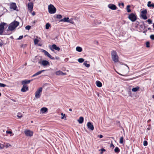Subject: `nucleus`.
I'll return each instance as SVG.
<instances>
[{
  "label": "nucleus",
  "mask_w": 154,
  "mask_h": 154,
  "mask_svg": "<svg viewBox=\"0 0 154 154\" xmlns=\"http://www.w3.org/2000/svg\"><path fill=\"white\" fill-rule=\"evenodd\" d=\"M96 85L99 87H100L102 86V83L99 81H96Z\"/></svg>",
  "instance_id": "nucleus-24"
},
{
  "label": "nucleus",
  "mask_w": 154,
  "mask_h": 154,
  "mask_svg": "<svg viewBox=\"0 0 154 154\" xmlns=\"http://www.w3.org/2000/svg\"><path fill=\"white\" fill-rule=\"evenodd\" d=\"M100 150L101 151V153L102 154L103 153V152L106 151V150L104 149V148H102L100 149Z\"/></svg>",
  "instance_id": "nucleus-44"
},
{
  "label": "nucleus",
  "mask_w": 154,
  "mask_h": 154,
  "mask_svg": "<svg viewBox=\"0 0 154 154\" xmlns=\"http://www.w3.org/2000/svg\"><path fill=\"white\" fill-rule=\"evenodd\" d=\"M143 144L144 146H146L148 144V142L146 140H144L143 142Z\"/></svg>",
  "instance_id": "nucleus-36"
},
{
  "label": "nucleus",
  "mask_w": 154,
  "mask_h": 154,
  "mask_svg": "<svg viewBox=\"0 0 154 154\" xmlns=\"http://www.w3.org/2000/svg\"><path fill=\"white\" fill-rule=\"evenodd\" d=\"M35 12H33L32 13V15H35Z\"/></svg>",
  "instance_id": "nucleus-54"
},
{
  "label": "nucleus",
  "mask_w": 154,
  "mask_h": 154,
  "mask_svg": "<svg viewBox=\"0 0 154 154\" xmlns=\"http://www.w3.org/2000/svg\"><path fill=\"white\" fill-rule=\"evenodd\" d=\"M4 145L3 144H0V147L1 149H3L4 147Z\"/></svg>",
  "instance_id": "nucleus-48"
},
{
  "label": "nucleus",
  "mask_w": 154,
  "mask_h": 154,
  "mask_svg": "<svg viewBox=\"0 0 154 154\" xmlns=\"http://www.w3.org/2000/svg\"><path fill=\"white\" fill-rule=\"evenodd\" d=\"M67 22L70 23L72 24H73L74 23L73 21L71 19H69Z\"/></svg>",
  "instance_id": "nucleus-42"
},
{
  "label": "nucleus",
  "mask_w": 154,
  "mask_h": 154,
  "mask_svg": "<svg viewBox=\"0 0 154 154\" xmlns=\"http://www.w3.org/2000/svg\"><path fill=\"white\" fill-rule=\"evenodd\" d=\"M118 122L119 123H120V121H118Z\"/></svg>",
  "instance_id": "nucleus-59"
},
{
  "label": "nucleus",
  "mask_w": 154,
  "mask_h": 154,
  "mask_svg": "<svg viewBox=\"0 0 154 154\" xmlns=\"http://www.w3.org/2000/svg\"><path fill=\"white\" fill-rule=\"evenodd\" d=\"M146 46L147 48L149 47L150 43L149 42H146Z\"/></svg>",
  "instance_id": "nucleus-38"
},
{
  "label": "nucleus",
  "mask_w": 154,
  "mask_h": 154,
  "mask_svg": "<svg viewBox=\"0 0 154 154\" xmlns=\"http://www.w3.org/2000/svg\"><path fill=\"white\" fill-rule=\"evenodd\" d=\"M123 137H120L119 140V143L121 144H122L123 143Z\"/></svg>",
  "instance_id": "nucleus-32"
},
{
  "label": "nucleus",
  "mask_w": 154,
  "mask_h": 154,
  "mask_svg": "<svg viewBox=\"0 0 154 154\" xmlns=\"http://www.w3.org/2000/svg\"><path fill=\"white\" fill-rule=\"evenodd\" d=\"M153 27L154 28V23L153 24Z\"/></svg>",
  "instance_id": "nucleus-60"
},
{
  "label": "nucleus",
  "mask_w": 154,
  "mask_h": 154,
  "mask_svg": "<svg viewBox=\"0 0 154 154\" xmlns=\"http://www.w3.org/2000/svg\"><path fill=\"white\" fill-rule=\"evenodd\" d=\"M6 24L4 23H1L0 24V35H2L4 31V26Z\"/></svg>",
  "instance_id": "nucleus-9"
},
{
  "label": "nucleus",
  "mask_w": 154,
  "mask_h": 154,
  "mask_svg": "<svg viewBox=\"0 0 154 154\" xmlns=\"http://www.w3.org/2000/svg\"><path fill=\"white\" fill-rule=\"evenodd\" d=\"M141 16L142 18L144 20H146L147 18L146 16V14L147 13V10L146 9L143 10L141 11Z\"/></svg>",
  "instance_id": "nucleus-7"
},
{
  "label": "nucleus",
  "mask_w": 154,
  "mask_h": 154,
  "mask_svg": "<svg viewBox=\"0 0 154 154\" xmlns=\"http://www.w3.org/2000/svg\"><path fill=\"white\" fill-rule=\"evenodd\" d=\"M25 28L28 30H29L31 28V26L29 25L27 26Z\"/></svg>",
  "instance_id": "nucleus-40"
},
{
  "label": "nucleus",
  "mask_w": 154,
  "mask_h": 154,
  "mask_svg": "<svg viewBox=\"0 0 154 154\" xmlns=\"http://www.w3.org/2000/svg\"><path fill=\"white\" fill-rule=\"evenodd\" d=\"M48 109L46 107H43L41 109L40 111L43 113H45L48 111Z\"/></svg>",
  "instance_id": "nucleus-18"
},
{
  "label": "nucleus",
  "mask_w": 154,
  "mask_h": 154,
  "mask_svg": "<svg viewBox=\"0 0 154 154\" xmlns=\"http://www.w3.org/2000/svg\"><path fill=\"white\" fill-rule=\"evenodd\" d=\"M26 45L23 44L21 45V47L25 48V47H26Z\"/></svg>",
  "instance_id": "nucleus-50"
},
{
  "label": "nucleus",
  "mask_w": 154,
  "mask_h": 154,
  "mask_svg": "<svg viewBox=\"0 0 154 154\" xmlns=\"http://www.w3.org/2000/svg\"><path fill=\"white\" fill-rule=\"evenodd\" d=\"M3 45L2 42H0V46H2Z\"/></svg>",
  "instance_id": "nucleus-53"
},
{
  "label": "nucleus",
  "mask_w": 154,
  "mask_h": 154,
  "mask_svg": "<svg viewBox=\"0 0 154 154\" xmlns=\"http://www.w3.org/2000/svg\"><path fill=\"white\" fill-rule=\"evenodd\" d=\"M61 115H62L61 119H63L65 116V114H63V113H61Z\"/></svg>",
  "instance_id": "nucleus-43"
},
{
  "label": "nucleus",
  "mask_w": 154,
  "mask_h": 154,
  "mask_svg": "<svg viewBox=\"0 0 154 154\" xmlns=\"http://www.w3.org/2000/svg\"><path fill=\"white\" fill-rule=\"evenodd\" d=\"M31 122H33V121H31Z\"/></svg>",
  "instance_id": "nucleus-63"
},
{
  "label": "nucleus",
  "mask_w": 154,
  "mask_h": 154,
  "mask_svg": "<svg viewBox=\"0 0 154 154\" xmlns=\"http://www.w3.org/2000/svg\"><path fill=\"white\" fill-rule=\"evenodd\" d=\"M147 21L149 24H150L152 23V20H151L149 19Z\"/></svg>",
  "instance_id": "nucleus-45"
},
{
  "label": "nucleus",
  "mask_w": 154,
  "mask_h": 154,
  "mask_svg": "<svg viewBox=\"0 0 154 154\" xmlns=\"http://www.w3.org/2000/svg\"><path fill=\"white\" fill-rule=\"evenodd\" d=\"M108 7L109 8L112 10H115L117 8V7L116 5L112 4L108 5Z\"/></svg>",
  "instance_id": "nucleus-11"
},
{
  "label": "nucleus",
  "mask_w": 154,
  "mask_h": 154,
  "mask_svg": "<svg viewBox=\"0 0 154 154\" xmlns=\"http://www.w3.org/2000/svg\"><path fill=\"white\" fill-rule=\"evenodd\" d=\"M69 110L70 111H72V109H69Z\"/></svg>",
  "instance_id": "nucleus-56"
},
{
  "label": "nucleus",
  "mask_w": 154,
  "mask_h": 154,
  "mask_svg": "<svg viewBox=\"0 0 154 154\" xmlns=\"http://www.w3.org/2000/svg\"><path fill=\"white\" fill-rule=\"evenodd\" d=\"M56 74L57 75H63L65 74L62 72L60 71H58L56 72Z\"/></svg>",
  "instance_id": "nucleus-19"
},
{
  "label": "nucleus",
  "mask_w": 154,
  "mask_h": 154,
  "mask_svg": "<svg viewBox=\"0 0 154 154\" xmlns=\"http://www.w3.org/2000/svg\"><path fill=\"white\" fill-rule=\"evenodd\" d=\"M150 121V119H149V120H148V122H149V121Z\"/></svg>",
  "instance_id": "nucleus-58"
},
{
  "label": "nucleus",
  "mask_w": 154,
  "mask_h": 154,
  "mask_svg": "<svg viewBox=\"0 0 154 154\" xmlns=\"http://www.w3.org/2000/svg\"><path fill=\"white\" fill-rule=\"evenodd\" d=\"M50 26H51L50 24L49 23H46V24L45 28L46 29H49V27H50Z\"/></svg>",
  "instance_id": "nucleus-30"
},
{
  "label": "nucleus",
  "mask_w": 154,
  "mask_h": 154,
  "mask_svg": "<svg viewBox=\"0 0 154 154\" xmlns=\"http://www.w3.org/2000/svg\"><path fill=\"white\" fill-rule=\"evenodd\" d=\"M10 8L11 9H13L14 10H15L17 8L16 5L15 3H12L10 5Z\"/></svg>",
  "instance_id": "nucleus-15"
},
{
  "label": "nucleus",
  "mask_w": 154,
  "mask_h": 154,
  "mask_svg": "<svg viewBox=\"0 0 154 154\" xmlns=\"http://www.w3.org/2000/svg\"><path fill=\"white\" fill-rule=\"evenodd\" d=\"M38 42L39 40L36 38H35L34 40V42L35 44H37L38 43Z\"/></svg>",
  "instance_id": "nucleus-34"
},
{
  "label": "nucleus",
  "mask_w": 154,
  "mask_h": 154,
  "mask_svg": "<svg viewBox=\"0 0 154 154\" xmlns=\"http://www.w3.org/2000/svg\"><path fill=\"white\" fill-rule=\"evenodd\" d=\"M76 50L79 52H81L82 51V49L81 47L78 46L76 48Z\"/></svg>",
  "instance_id": "nucleus-26"
},
{
  "label": "nucleus",
  "mask_w": 154,
  "mask_h": 154,
  "mask_svg": "<svg viewBox=\"0 0 154 154\" xmlns=\"http://www.w3.org/2000/svg\"><path fill=\"white\" fill-rule=\"evenodd\" d=\"M23 38V35H20L18 39H19V40L21 39H22Z\"/></svg>",
  "instance_id": "nucleus-49"
},
{
  "label": "nucleus",
  "mask_w": 154,
  "mask_h": 154,
  "mask_svg": "<svg viewBox=\"0 0 154 154\" xmlns=\"http://www.w3.org/2000/svg\"><path fill=\"white\" fill-rule=\"evenodd\" d=\"M112 58L115 63H117L119 61V57L116 51H112L111 52Z\"/></svg>",
  "instance_id": "nucleus-2"
},
{
  "label": "nucleus",
  "mask_w": 154,
  "mask_h": 154,
  "mask_svg": "<svg viewBox=\"0 0 154 154\" xmlns=\"http://www.w3.org/2000/svg\"><path fill=\"white\" fill-rule=\"evenodd\" d=\"M84 118L82 117H80L78 120V121L80 124H82L83 122Z\"/></svg>",
  "instance_id": "nucleus-20"
},
{
  "label": "nucleus",
  "mask_w": 154,
  "mask_h": 154,
  "mask_svg": "<svg viewBox=\"0 0 154 154\" xmlns=\"http://www.w3.org/2000/svg\"><path fill=\"white\" fill-rule=\"evenodd\" d=\"M87 61H85L84 62L83 64L85 66H86V67H89L90 66V65L89 64H87Z\"/></svg>",
  "instance_id": "nucleus-31"
},
{
  "label": "nucleus",
  "mask_w": 154,
  "mask_h": 154,
  "mask_svg": "<svg viewBox=\"0 0 154 154\" xmlns=\"http://www.w3.org/2000/svg\"><path fill=\"white\" fill-rule=\"evenodd\" d=\"M148 30H151V28L149 27L148 28Z\"/></svg>",
  "instance_id": "nucleus-55"
},
{
  "label": "nucleus",
  "mask_w": 154,
  "mask_h": 154,
  "mask_svg": "<svg viewBox=\"0 0 154 154\" xmlns=\"http://www.w3.org/2000/svg\"><path fill=\"white\" fill-rule=\"evenodd\" d=\"M84 59L82 58H79L78 60V62L80 63L83 62L84 61Z\"/></svg>",
  "instance_id": "nucleus-33"
},
{
  "label": "nucleus",
  "mask_w": 154,
  "mask_h": 154,
  "mask_svg": "<svg viewBox=\"0 0 154 154\" xmlns=\"http://www.w3.org/2000/svg\"><path fill=\"white\" fill-rule=\"evenodd\" d=\"M17 116L19 118H21L23 117L22 114L21 113L19 112L17 114Z\"/></svg>",
  "instance_id": "nucleus-29"
},
{
  "label": "nucleus",
  "mask_w": 154,
  "mask_h": 154,
  "mask_svg": "<svg viewBox=\"0 0 154 154\" xmlns=\"http://www.w3.org/2000/svg\"><path fill=\"white\" fill-rule=\"evenodd\" d=\"M130 6L129 5H127L126 8V10L129 13L131 11V9L130 8Z\"/></svg>",
  "instance_id": "nucleus-28"
},
{
  "label": "nucleus",
  "mask_w": 154,
  "mask_h": 154,
  "mask_svg": "<svg viewBox=\"0 0 154 154\" xmlns=\"http://www.w3.org/2000/svg\"><path fill=\"white\" fill-rule=\"evenodd\" d=\"M119 6H120V5L122 6V8H123L124 7V4L123 3H119Z\"/></svg>",
  "instance_id": "nucleus-47"
},
{
  "label": "nucleus",
  "mask_w": 154,
  "mask_h": 154,
  "mask_svg": "<svg viewBox=\"0 0 154 154\" xmlns=\"http://www.w3.org/2000/svg\"><path fill=\"white\" fill-rule=\"evenodd\" d=\"M152 97L153 98H154V95H153V96H152Z\"/></svg>",
  "instance_id": "nucleus-57"
},
{
  "label": "nucleus",
  "mask_w": 154,
  "mask_h": 154,
  "mask_svg": "<svg viewBox=\"0 0 154 154\" xmlns=\"http://www.w3.org/2000/svg\"><path fill=\"white\" fill-rule=\"evenodd\" d=\"M33 6V5L32 2H31L28 3V9L29 10V11L30 12H32V11Z\"/></svg>",
  "instance_id": "nucleus-12"
},
{
  "label": "nucleus",
  "mask_w": 154,
  "mask_h": 154,
  "mask_svg": "<svg viewBox=\"0 0 154 154\" xmlns=\"http://www.w3.org/2000/svg\"><path fill=\"white\" fill-rule=\"evenodd\" d=\"M110 146L111 148H112V149H113L114 148V145L113 144L112 142L110 144Z\"/></svg>",
  "instance_id": "nucleus-39"
},
{
  "label": "nucleus",
  "mask_w": 154,
  "mask_h": 154,
  "mask_svg": "<svg viewBox=\"0 0 154 154\" xmlns=\"http://www.w3.org/2000/svg\"><path fill=\"white\" fill-rule=\"evenodd\" d=\"M9 146H11V145L9 143H6L5 145V147L7 148Z\"/></svg>",
  "instance_id": "nucleus-37"
},
{
  "label": "nucleus",
  "mask_w": 154,
  "mask_h": 154,
  "mask_svg": "<svg viewBox=\"0 0 154 154\" xmlns=\"http://www.w3.org/2000/svg\"><path fill=\"white\" fill-rule=\"evenodd\" d=\"M98 137H99L100 138H101L103 137V136L101 134H100V135H98Z\"/></svg>",
  "instance_id": "nucleus-51"
},
{
  "label": "nucleus",
  "mask_w": 154,
  "mask_h": 154,
  "mask_svg": "<svg viewBox=\"0 0 154 154\" xmlns=\"http://www.w3.org/2000/svg\"><path fill=\"white\" fill-rule=\"evenodd\" d=\"M111 138H112L113 139L114 138L113 137H111Z\"/></svg>",
  "instance_id": "nucleus-62"
},
{
  "label": "nucleus",
  "mask_w": 154,
  "mask_h": 154,
  "mask_svg": "<svg viewBox=\"0 0 154 154\" xmlns=\"http://www.w3.org/2000/svg\"><path fill=\"white\" fill-rule=\"evenodd\" d=\"M24 133L25 135L27 137H31L33 136V134L32 131L28 129H26L24 131Z\"/></svg>",
  "instance_id": "nucleus-6"
},
{
  "label": "nucleus",
  "mask_w": 154,
  "mask_h": 154,
  "mask_svg": "<svg viewBox=\"0 0 154 154\" xmlns=\"http://www.w3.org/2000/svg\"><path fill=\"white\" fill-rule=\"evenodd\" d=\"M120 149L119 148V147H115V149H114V151L115 152L118 153L119 152H120Z\"/></svg>",
  "instance_id": "nucleus-27"
},
{
  "label": "nucleus",
  "mask_w": 154,
  "mask_h": 154,
  "mask_svg": "<svg viewBox=\"0 0 154 154\" xmlns=\"http://www.w3.org/2000/svg\"><path fill=\"white\" fill-rule=\"evenodd\" d=\"M42 52L44 53L45 55L48 57L50 58L51 59L54 60V57L52 56L47 51L44 50H42Z\"/></svg>",
  "instance_id": "nucleus-10"
},
{
  "label": "nucleus",
  "mask_w": 154,
  "mask_h": 154,
  "mask_svg": "<svg viewBox=\"0 0 154 154\" xmlns=\"http://www.w3.org/2000/svg\"><path fill=\"white\" fill-rule=\"evenodd\" d=\"M42 90V88L40 87L36 91L35 93V97L36 98H38L40 97Z\"/></svg>",
  "instance_id": "nucleus-5"
},
{
  "label": "nucleus",
  "mask_w": 154,
  "mask_h": 154,
  "mask_svg": "<svg viewBox=\"0 0 154 154\" xmlns=\"http://www.w3.org/2000/svg\"><path fill=\"white\" fill-rule=\"evenodd\" d=\"M45 71V70H43L40 71H39L37 72L35 74H34L32 76V77H35L37 75H38L40 74H41L42 72H44Z\"/></svg>",
  "instance_id": "nucleus-17"
},
{
  "label": "nucleus",
  "mask_w": 154,
  "mask_h": 154,
  "mask_svg": "<svg viewBox=\"0 0 154 154\" xmlns=\"http://www.w3.org/2000/svg\"><path fill=\"white\" fill-rule=\"evenodd\" d=\"M56 17L58 19H60L62 18V16L60 14H57V15Z\"/></svg>",
  "instance_id": "nucleus-35"
},
{
  "label": "nucleus",
  "mask_w": 154,
  "mask_h": 154,
  "mask_svg": "<svg viewBox=\"0 0 154 154\" xmlns=\"http://www.w3.org/2000/svg\"><path fill=\"white\" fill-rule=\"evenodd\" d=\"M48 10L49 13L53 14L56 12V9L53 5L50 4L48 6Z\"/></svg>",
  "instance_id": "nucleus-3"
},
{
  "label": "nucleus",
  "mask_w": 154,
  "mask_h": 154,
  "mask_svg": "<svg viewBox=\"0 0 154 154\" xmlns=\"http://www.w3.org/2000/svg\"><path fill=\"white\" fill-rule=\"evenodd\" d=\"M6 86V85L4 84L0 83V87H5Z\"/></svg>",
  "instance_id": "nucleus-41"
},
{
  "label": "nucleus",
  "mask_w": 154,
  "mask_h": 154,
  "mask_svg": "<svg viewBox=\"0 0 154 154\" xmlns=\"http://www.w3.org/2000/svg\"><path fill=\"white\" fill-rule=\"evenodd\" d=\"M87 127L89 129L93 130H94V127L93 124L91 122H88L87 124Z\"/></svg>",
  "instance_id": "nucleus-13"
},
{
  "label": "nucleus",
  "mask_w": 154,
  "mask_h": 154,
  "mask_svg": "<svg viewBox=\"0 0 154 154\" xmlns=\"http://www.w3.org/2000/svg\"><path fill=\"white\" fill-rule=\"evenodd\" d=\"M1 93L0 92V96H1Z\"/></svg>",
  "instance_id": "nucleus-61"
},
{
  "label": "nucleus",
  "mask_w": 154,
  "mask_h": 154,
  "mask_svg": "<svg viewBox=\"0 0 154 154\" xmlns=\"http://www.w3.org/2000/svg\"><path fill=\"white\" fill-rule=\"evenodd\" d=\"M69 19V18L68 17H64L63 19H61L60 20V22H67L68 20Z\"/></svg>",
  "instance_id": "nucleus-22"
},
{
  "label": "nucleus",
  "mask_w": 154,
  "mask_h": 154,
  "mask_svg": "<svg viewBox=\"0 0 154 154\" xmlns=\"http://www.w3.org/2000/svg\"><path fill=\"white\" fill-rule=\"evenodd\" d=\"M147 6L148 7H152V8H154V3L151 4V2L150 1H149L148 2Z\"/></svg>",
  "instance_id": "nucleus-21"
},
{
  "label": "nucleus",
  "mask_w": 154,
  "mask_h": 154,
  "mask_svg": "<svg viewBox=\"0 0 154 154\" xmlns=\"http://www.w3.org/2000/svg\"><path fill=\"white\" fill-rule=\"evenodd\" d=\"M128 18L131 21L134 22L137 19V16L136 14L131 13L129 15Z\"/></svg>",
  "instance_id": "nucleus-4"
},
{
  "label": "nucleus",
  "mask_w": 154,
  "mask_h": 154,
  "mask_svg": "<svg viewBox=\"0 0 154 154\" xmlns=\"http://www.w3.org/2000/svg\"><path fill=\"white\" fill-rule=\"evenodd\" d=\"M23 87L21 89V91L23 92H25L28 90L29 88L27 85H23Z\"/></svg>",
  "instance_id": "nucleus-14"
},
{
  "label": "nucleus",
  "mask_w": 154,
  "mask_h": 154,
  "mask_svg": "<svg viewBox=\"0 0 154 154\" xmlns=\"http://www.w3.org/2000/svg\"><path fill=\"white\" fill-rule=\"evenodd\" d=\"M31 81L30 80H24L22 81V85H26V84L29 83Z\"/></svg>",
  "instance_id": "nucleus-23"
},
{
  "label": "nucleus",
  "mask_w": 154,
  "mask_h": 154,
  "mask_svg": "<svg viewBox=\"0 0 154 154\" xmlns=\"http://www.w3.org/2000/svg\"><path fill=\"white\" fill-rule=\"evenodd\" d=\"M39 63L42 65L44 66H47L50 65L49 63L47 60H43L41 62H39Z\"/></svg>",
  "instance_id": "nucleus-8"
},
{
  "label": "nucleus",
  "mask_w": 154,
  "mask_h": 154,
  "mask_svg": "<svg viewBox=\"0 0 154 154\" xmlns=\"http://www.w3.org/2000/svg\"><path fill=\"white\" fill-rule=\"evenodd\" d=\"M140 89V87L138 86H137L135 88H133L132 89V91L134 92H136L138 91Z\"/></svg>",
  "instance_id": "nucleus-25"
},
{
  "label": "nucleus",
  "mask_w": 154,
  "mask_h": 154,
  "mask_svg": "<svg viewBox=\"0 0 154 154\" xmlns=\"http://www.w3.org/2000/svg\"><path fill=\"white\" fill-rule=\"evenodd\" d=\"M6 132H7V133L8 134H11L12 133V132H11V131H7Z\"/></svg>",
  "instance_id": "nucleus-52"
},
{
  "label": "nucleus",
  "mask_w": 154,
  "mask_h": 154,
  "mask_svg": "<svg viewBox=\"0 0 154 154\" xmlns=\"http://www.w3.org/2000/svg\"><path fill=\"white\" fill-rule=\"evenodd\" d=\"M51 50L54 49L57 50L58 51H59L60 49L58 47H57L55 44H53L52 45V48H51Z\"/></svg>",
  "instance_id": "nucleus-16"
},
{
  "label": "nucleus",
  "mask_w": 154,
  "mask_h": 154,
  "mask_svg": "<svg viewBox=\"0 0 154 154\" xmlns=\"http://www.w3.org/2000/svg\"><path fill=\"white\" fill-rule=\"evenodd\" d=\"M150 38L152 40H154V35H150Z\"/></svg>",
  "instance_id": "nucleus-46"
},
{
  "label": "nucleus",
  "mask_w": 154,
  "mask_h": 154,
  "mask_svg": "<svg viewBox=\"0 0 154 154\" xmlns=\"http://www.w3.org/2000/svg\"><path fill=\"white\" fill-rule=\"evenodd\" d=\"M19 22L14 21L9 24L7 30H13L19 25Z\"/></svg>",
  "instance_id": "nucleus-1"
}]
</instances>
